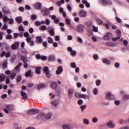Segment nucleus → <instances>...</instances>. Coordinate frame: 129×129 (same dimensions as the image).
<instances>
[{
    "instance_id": "obj_1",
    "label": "nucleus",
    "mask_w": 129,
    "mask_h": 129,
    "mask_svg": "<svg viewBox=\"0 0 129 129\" xmlns=\"http://www.w3.org/2000/svg\"><path fill=\"white\" fill-rule=\"evenodd\" d=\"M105 98L106 99H107V100H110V101L115 100L116 99L115 96L112 95L111 94V92H109L106 93Z\"/></svg>"
},
{
    "instance_id": "obj_2",
    "label": "nucleus",
    "mask_w": 129,
    "mask_h": 129,
    "mask_svg": "<svg viewBox=\"0 0 129 129\" xmlns=\"http://www.w3.org/2000/svg\"><path fill=\"white\" fill-rule=\"evenodd\" d=\"M40 111L38 109L33 108L32 109H30L28 111L27 114L29 115H34L35 114H37V113H39Z\"/></svg>"
},
{
    "instance_id": "obj_3",
    "label": "nucleus",
    "mask_w": 129,
    "mask_h": 129,
    "mask_svg": "<svg viewBox=\"0 0 129 129\" xmlns=\"http://www.w3.org/2000/svg\"><path fill=\"white\" fill-rule=\"evenodd\" d=\"M49 14H50V11L48 8H45L41 10V15H42L43 17L49 16Z\"/></svg>"
},
{
    "instance_id": "obj_4",
    "label": "nucleus",
    "mask_w": 129,
    "mask_h": 129,
    "mask_svg": "<svg viewBox=\"0 0 129 129\" xmlns=\"http://www.w3.org/2000/svg\"><path fill=\"white\" fill-rule=\"evenodd\" d=\"M20 48V42H16L11 46L12 50H18Z\"/></svg>"
},
{
    "instance_id": "obj_5",
    "label": "nucleus",
    "mask_w": 129,
    "mask_h": 129,
    "mask_svg": "<svg viewBox=\"0 0 129 129\" xmlns=\"http://www.w3.org/2000/svg\"><path fill=\"white\" fill-rule=\"evenodd\" d=\"M37 119H44L46 118V114L44 112H40V114H38L36 116Z\"/></svg>"
},
{
    "instance_id": "obj_6",
    "label": "nucleus",
    "mask_w": 129,
    "mask_h": 129,
    "mask_svg": "<svg viewBox=\"0 0 129 129\" xmlns=\"http://www.w3.org/2000/svg\"><path fill=\"white\" fill-rule=\"evenodd\" d=\"M112 37V35L110 32H107L105 34V35L103 37L104 40H110Z\"/></svg>"
},
{
    "instance_id": "obj_7",
    "label": "nucleus",
    "mask_w": 129,
    "mask_h": 129,
    "mask_svg": "<svg viewBox=\"0 0 129 129\" xmlns=\"http://www.w3.org/2000/svg\"><path fill=\"white\" fill-rule=\"evenodd\" d=\"M84 29V26L82 24H79L77 26V31L79 32V33H82L83 32Z\"/></svg>"
},
{
    "instance_id": "obj_8",
    "label": "nucleus",
    "mask_w": 129,
    "mask_h": 129,
    "mask_svg": "<svg viewBox=\"0 0 129 129\" xmlns=\"http://www.w3.org/2000/svg\"><path fill=\"white\" fill-rule=\"evenodd\" d=\"M20 93L21 96L22 97V99H24V100H28L29 97H28V95L26 93V92L21 91Z\"/></svg>"
},
{
    "instance_id": "obj_9",
    "label": "nucleus",
    "mask_w": 129,
    "mask_h": 129,
    "mask_svg": "<svg viewBox=\"0 0 129 129\" xmlns=\"http://www.w3.org/2000/svg\"><path fill=\"white\" fill-rule=\"evenodd\" d=\"M43 38H42L41 36H37L35 38V43L37 44H41V43H43Z\"/></svg>"
},
{
    "instance_id": "obj_10",
    "label": "nucleus",
    "mask_w": 129,
    "mask_h": 129,
    "mask_svg": "<svg viewBox=\"0 0 129 129\" xmlns=\"http://www.w3.org/2000/svg\"><path fill=\"white\" fill-rule=\"evenodd\" d=\"M50 87L52 89L56 90V89H57V87H58V84L56 82H52L50 83Z\"/></svg>"
},
{
    "instance_id": "obj_11",
    "label": "nucleus",
    "mask_w": 129,
    "mask_h": 129,
    "mask_svg": "<svg viewBox=\"0 0 129 129\" xmlns=\"http://www.w3.org/2000/svg\"><path fill=\"white\" fill-rule=\"evenodd\" d=\"M6 108L7 109H8V110H10L11 111H14L15 110V105L13 104H8L5 106Z\"/></svg>"
},
{
    "instance_id": "obj_12",
    "label": "nucleus",
    "mask_w": 129,
    "mask_h": 129,
    "mask_svg": "<svg viewBox=\"0 0 129 129\" xmlns=\"http://www.w3.org/2000/svg\"><path fill=\"white\" fill-rule=\"evenodd\" d=\"M63 72V67L62 66H59L57 68V70L55 71L56 75H60Z\"/></svg>"
},
{
    "instance_id": "obj_13",
    "label": "nucleus",
    "mask_w": 129,
    "mask_h": 129,
    "mask_svg": "<svg viewBox=\"0 0 129 129\" xmlns=\"http://www.w3.org/2000/svg\"><path fill=\"white\" fill-rule=\"evenodd\" d=\"M73 93H74V90H73V89H69L68 93V98L71 99V98H72V95H73Z\"/></svg>"
},
{
    "instance_id": "obj_14",
    "label": "nucleus",
    "mask_w": 129,
    "mask_h": 129,
    "mask_svg": "<svg viewBox=\"0 0 129 129\" xmlns=\"http://www.w3.org/2000/svg\"><path fill=\"white\" fill-rule=\"evenodd\" d=\"M35 10H41L42 9V3L37 2L34 5Z\"/></svg>"
},
{
    "instance_id": "obj_15",
    "label": "nucleus",
    "mask_w": 129,
    "mask_h": 129,
    "mask_svg": "<svg viewBox=\"0 0 129 129\" xmlns=\"http://www.w3.org/2000/svg\"><path fill=\"white\" fill-rule=\"evenodd\" d=\"M112 121H109L107 123V125L108 126V127H110V128H114L115 127V124L114 123H112Z\"/></svg>"
},
{
    "instance_id": "obj_16",
    "label": "nucleus",
    "mask_w": 129,
    "mask_h": 129,
    "mask_svg": "<svg viewBox=\"0 0 129 129\" xmlns=\"http://www.w3.org/2000/svg\"><path fill=\"white\" fill-rule=\"evenodd\" d=\"M87 13L84 10H81L79 13V16L81 18H85Z\"/></svg>"
},
{
    "instance_id": "obj_17",
    "label": "nucleus",
    "mask_w": 129,
    "mask_h": 129,
    "mask_svg": "<svg viewBox=\"0 0 129 129\" xmlns=\"http://www.w3.org/2000/svg\"><path fill=\"white\" fill-rule=\"evenodd\" d=\"M48 62H54L55 61V55H50L48 57Z\"/></svg>"
},
{
    "instance_id": "obj_18",
    "label": "nucleus",
    "mask_w": 129,
    "mask_h": 129,
    "mask_svg": "<svg viewBox=\"0 0 129 129\" xmlns=\"http://www.w3.org/2000/svg\"><path fill=\"white\" fill-rule=\"evenodd\" d=\"M15 21L18 24H21V23H23V18L21 17H18L16 18Z\"/></svg>"
},
{
    "instance_id": "obj_19",
    "label": "nucleus",
    "mask_w": 129,
    "mask_h": 129,
    "mask_svg": "<svg viewBox=\"0 0 129 129\" xmlns=\"http://www.w3.org/2000/svg\"><path fill=\"white\" fill-rule=\"evenodd\" d=\"M106 45H107V46H109V47H114V46L116 45V43L114 42H108L106 43Z\"/></svg>"
},
{
    "instance_id": "obj_20",
    "label": "nucleus",
    "mask_w": 129,
    "mask_h": 129,
    "mask_svg": "<svg viewBox=\"0 0 129 129\" xmlns=\"http://www.w3.org/2000/svg\"><path fill=\"white\" fill-rule=\"evenodd\" d=\"M80 98H83L84 99H89V96H86L84 94H80L79 95Z\"/></svg>"
},
{
    "instance_id": "obj_21",
    "label": "nucleus",
    "mask_w": 129,
    "mask_h": 129,
    "mask_svg": "<svg viewBox=\"0 0 129 129\" xmlns=\"http://www.w3.org/2000/svg\"><path fill=\"white\" fill-rule=\"evenodd\" d=\"M101 3L103 6H106V5H110L111 2L110 1H107V0H101Z\"/></svg>"
},
{
    "instance_id": "obj_22",
    "label": "nucleus",
    "mask_w": 129,
    "mask_h": 129,
    "mask_svg": "<svg viewBox=\"0 0 129 129\" xmlns=\"http://www.w3.org/2000/svg\"><path fill=\"white\" fill-rule=\"evenodd\" d=\"M41 69H42V67H37L35 68V73L36 74H41Z\"/></svg>"
},
{
    "instance_id": "obj_23",
    "label": "nucleus",
    "mask_w": 129,
    "mask_h": 129,
    "mask_svg": "<svg viewBox=\"0 0 129 129\" xmlns=\"http://www.w3.org/2000/svg\"><path fill=\"white\" fill-rule=\"evenodd\" d=\"M6 80V75L2 74L0 75V82H4Z\"/></svg>"
},
{
    "instance_id": "obj_24",
    "label": "nucleus",
    "mask_w": 129,
    "mask_h": 129,
    "mask_svg": "<svg viewBox=\"0 0 129 129\" xmlns=\"http://www.w3.org/2000/svg\"><path fill=\"white\" fill-rule=\"evenodd\" d=\"M46 87V86L45 85V84H40L37 86V89L38 90H40V89H42L43 88H45Z\"/></svg>"
},
{
    "instance_id": "obj_25",
    "label": "nucleus",
    "mask_w": 129,
    "mask_h": 129,
    "mask_svg": "<svg viewBox=\"0 0 129 129\" xmlns=\"http://www.w3.org/2000/svg\"><path fill=\"white\" fill-rule=\"evenodd\" d=\"M32 71L31 70H29L28 71H27L25 74V76L26 77H31L32 76Z\"/></svg>"
},
{
    "instance_id": "obj_26",
    "label": "nucleus",
    "mask_w": 129,
    "mask_h": 129,
    "mask_svg": "<svg viewBox=\"0 0 129 129\" xmlns=\"http://www.w3.org/2000/svg\"><path fill=\"white\" fill-rule=\"evenodd\" d=\"M58 100L57 99H54L53 100L52 102H51V105H53V106H57L58 105Z\"/></svg>"
},
{
    "instance_id": "obj_27",
    "label": "nucleus",
    "mask_w": 129,
    "mask_h": 129,
    "mask_svg": "<svg viewBox=\"0 0 129 129\" xmlns=\"http://www.w3.org/2000/svg\"><path fill=\"white\" fill-rule=\"evenodd\" d=\"M102 62L104 64H107V65H110V61H109L107 58H104L102 59Z\"/></svg>"
},
{
    "instance_id": "obj_28",
    "label": "nucleus",
    "mask_w": 129,
    "mask_h": 129,
    "mask_svg": "<svg viewBox=\"0 0 129 129\" xmlns=\"http://www.w3.org/2000/svg\"><path fill=\"white\" fill-rule=\"evenodd\" d=\"M3 68L5 69V68H8V60H5L3 64Z\"/></svg>"
},
{
    "instance_id": "obj_29",
    "label": "nucleus",
    "mask_w": 129,
    "mask_h": 129,
    "mask_svg": "<svg viewBox=\"0 0 129 129\" xmlns=\"http://www.w3.org/2000/svg\"><path fill=\"white\" fill-rule=\"evenodd\" d=\"M16 75H17V74H16V73H12L10 75V78L11 80H14Z\"/></svg>"
},
{
    "instance_id": "obj_30",
    "label": "nucleus",
    "mask_w": 129,
    "mask_h": 129,
    "mask_svg": "<svg viewBox=\"0 0 129 129\" xmlns=\"http://www.w3.org/2000/svg\"><path fill=\"white\" fill-rule=\"evenodd\" d=\"M19 57H20V59H21V60L23 61V62H24V63L26 62V56H25V55L20 54L19 55Z\"/></svg>"
},
{
    "instance_id": "obj_31",
    "label": "nucleus",
    "mask_w": 129,
    "mask_h": 129,
    "mask_svg": "<svg viewBox=\"0 0 129 129\" xmlns=\"http://www.w3.org/2000/svg\"><path fill=\"white\" fill-rule=\"evenodd\" d=\"M3 12L4 15H9L10 14L9 10H6V9L3 8Z\"/></svg>"
},
{
    "instance_id": "obj_32",
    "label": "nucleus",
    "mask_w": 129,
    "mask_h": 129,
    "mask_svg": "<svg viewBox=\"0 0 129 129\" xmlns=\"http://www.w3.org/2000/svg\"><path fill=\"white\" fill-rule=\"evenodd\" d=\"M40 31H46L47 30V26L46 25L41 26L39 28Z\"/></svg>"
},
{
    "instance_id": "obj_33",
    "label": "nucleus",
    "mask_w": 129,
    "mask_h": 129,
    "mask_svg": "<svg viewBox=\"0 0 129 129\" xmlns=\"http://www.w3.org/2000/svg\"><path fill=\"white\" fill-rule=\"evenodd\" d=\"M121 34V31L119 29L116 30V36L118 38H120V35Z\"/></svg>"
},
{
    "instance_id": "obj_34",
    "label": "nucleus",
    "mask_w": 129,
    "mask_h": 129,
    "mask_svg": "<svg viewBox=\"0 0 129 129\" xmlns=\"http://www.w3.org/2000/svg\"><path fill=\"white\" fill-rule=\"evenodd\" d=\"M8 21H10V18H9L8 17L6 16H3V21L4 23H7V22H8Z\"/></svg>"
},
{
    "instance_id": "obj_35",
    "label": "nucleus",
    "mask_w": 129,
    "mask_h": 129,
    "mask_svg": "<svg viewBox=\"0 0 129 129\" xmlns=\"http://www.w3.org/2000/svg\"><path fill=\"white\" fill-rule=\"evenodd\" d=\"M96 21L97 22V23H98V24H99V25H102L103 24V21H102V20H101L99 18H96Z\"/></svg>"
},
{
    "instance_id": "obj_36",
    "label": "nucleus",
    "mask_w": 129,
    "mask_h": 129,
    "mask_svg": "<svg viewBox=\"0 0 129 129\" xmlns=\"http://www.w3.org/2000/svg\"><path fill=\"white\" fill-rule=\"evenodd\" d=\"M19 31L20 32H24L25 31V29H24V27H23V25H20L18 28Z\"/></svg>"
},
{
    "instance_id": "obj_37",
    "label": "nucleus",
    "mask_w": 129,
    "mask_h": 129,
    "mask_svg": "<svg viewBox=\"0 0 129 129\" xmlns=\"http://www.w3.org/2000/svg\"><path fill=\"white\" fill-rule=\"evenodd\" d=\"M51 116H52V113H48L47 115H45V118H46V119H50Z\"/></svg>"
},
{
    "instance_id": "obj_38",
    "label": "nucleus",
    "mask_w": 129,
    "mask_h": 129,
    "mask_svg": "<svg viewBox=\"0 0 129 129\" xmlns=\"http://www.w3.org/2000/svg\"><path fill=\"white\" fill-rule=\"evenodd\" d=\"M43 71L45 73H47L48 72H50V71L49 70V68L48 67H45L43 68Z\"/></svg>"
},
{
    "instance_id": "obj_39",
    "label": "nucleus",
    "mask_w": 129,
    "mask_h": 129,
    "mask_svg": "<svg viewBox=\"0 0 129 129\" xmlns=\"http://www.w3.org/2000/svg\"><path fill=\"white\" fill-rule=\"evenodd\" d=\"M49 35H50V36H54L55 35V32H54V29H51L49 31Z\"/></svg>"
},
{
    "instance_id": "obj_40",
    "label": "nucleus",
    "mask_w": 129,
    "mask_h": 129,
    "mask_svg": "<svg viewBox=\"0 0 129 129\" xmlns=\"http://www.w3.org/2000/svg\"><path fill=\"white\" fill-rule=\"evenodd\" d=\"M63 129H71V127L68 125V124H63L62 125Z\"/></svg>"
},
{
    "instance_id": "obj_41",
    "label": "nucleus",
    "mask_w": 129,
    "mask_h": 129,
    "mask_svg": "<svg viewBox=\"0 0 129 129\" xmlns=\"http://www.w3.org/2000/svg\"><path fill=\"white\" fill-rule=\"evenodd\" d=\"M6 38L7 39V40H11V39H13V35L10 34H8L6 36Z\"/></svg>"
},
{
    "instance_id": "obj_42",
    "label": "nucleus",
    "mask_w": 129,
    "mask_h": 129,
    "mask_svg": "<svg viewBox=\"0 0 129 129\" xmlns=\"http://www.w3.org/2000/svg\"><path fill=\"white\" fill-rule=\"evenodd\" d=\"M93 94H94V95H97V94L98 93V90H97V88H94L93 90Z\"/></svg>"
},
{
    "instance_id": "obj_43",
    "label": "nucleus",
    "mask_w": 129,
    "mask_h": 129,
    "mask_svg": "<svg viewBox=\"0 0 129 129\" xmlns=\"http://www.w3.org/2000/svg\"><path fill=\"white\" fill-rule=\"evenodd\" d=\"M115 20L117 23H119V24H121L122 23V20L120 19V18H118V17H115Z\"/></svg>"
},
{
    "instance_id": "obj_44",
    "label": "nucleus",
    "mask_w": 129,
    "mask_h": 129,
    "mask_svg": "<svg viewBox=\"0 0 129 129\" xmlns=\"http://www.w3.org/2000/svg\"><path fill=\"white\" fill-rule=\"evenodd\" d=\"M92 121L94 123H96V122H97V121H98V118H97V117H94L93 118Z\"/></svg>"
},
{
    "instance_id": "obj_45",
    "label": "nucleus",
    "mask_w": 129,
    "mask_h": 129,
    "mask_svg": "<svg viewBox=\"0 0 129 129\" xmlns=\"http://www.w3.org/2000/svg\"><path fill=\"white\" fill-rule=\"evenodd\" d=\"M17 82L19 83V82H21L22 81V76H18L16 79Z\"/></svg>"
},
{
    "instance_id": "obj_46",
    "label": "nucleus",
    "mask_w": 129,
    "mask_h": 129,
    "mask_svg": "<svg viewBox=\"0 0 129 129\" xmlns=\"http://www.w3.org/2000/svg\"><path fill=\"white\" fill-rule=\"evenodd\" d=\"M77 41L79 43H80L81 44H82V43H83V40H82V38H81L79 36L77 37Z\"/></svg>"
},
{
    "instance_id": "obj_47",
    "label": "nucleus",
    "mask_w": 129,
    "mask_h": 129,
    "mask_svg": "<svg viewBox=\"0 0 129 129\" xmlns=\"http://www.w3.org/2000/svg\"><path fill=\"white\" fill-rule=\"evenodd\" d=\"M66 24H67V25H71V21H70V19L69 18L66 19Z\"/></svg>"
},
{
    "instance_id": "obj_48",
    "label": "nucleus",
    "mask_w": 129,
    "mask_h": 129,
    "mask_svg": "<svg viewBox=\"0 0 129 129\" xmlns=\"http://www.w3.org/2000/svg\"><path fill=\"white\" fill-rule=\"evenodd\" d=\"M86 108V105H81L80 109L81 111H84V109Z\"/></svg>"
},
{
    "instance_id": "obj_49",
    "label": "nucleus",
    "mask_w": 129,
    "mask_h": 129,
    "mask_svg": "<svg viewBox=\"0 0 129 129\" xmlns=\"http://www.w3.org/2000/svg\"><path fill=\"white\" fill-rule=\"evenodd\" d=\"M101 84V81L100 80H97L96 81V86H99Z\"/></svg>"
},
{
    "instance_id": "obj_50",
    "label": "nucleus",
    "mask_w": 129,
    "mask_h": 129,
    "mask_svg": "<svg viewBox=\"0 0 129 129\" xmlns=\"http://www.w3.org/2000/svg\"><path fill=\"white\" fill-rule=\"evenodd\" d=\"M123 97L124 99H129V95L127 94H124L123 95Z\"/></svg>"
},
{
    "instance_id": "obj_51",
    "label": "nucleus",
    "mask_w": 129,
    "mask_h": 129,
    "mask_svg": "<svg viewBox=\"0 0 129 129\" xmlns=\"http://www.w3.org/2000/svg\"><path fill=\"white\" fill-rule=\"evenodd\" d=\"M70 54L71 56H73V57H74V56H76V51L73 50L70 52Z\"/></svg>"
},
{
    "instance_id": "obj_52",
    "label": "nucleus",
    "mask_w": 129,
    "mask_h": 129,
    "mask_svg": "<svg viewBox=\"0 0 129 129\" xmlns=\"http://www.w3.org/2000/svg\"><path fill=\"white\" fill-rule=\"evenodd\" d=\"M93 31L95 33H97V32H98V28L94 26L93 27Z\"/></svg>"
},
{
    "instance_id": "obj_53",
    "label": "nucleus",
    "mask_w": 129,
    "mask_h": 129,
    "mask_svg": "<svg viewBox=\"0 0 129 129\" xmlns=\"http://www.w3.org/2000/svg\"><path fill=\"white\" fill-rule=\"evenodd\" d=\"M48 43L49 44H52V43H53V39L51 38V37H48Z\"/></svg>"
},
{
    "instance_id": "obj_54",
    "label": "nucleus",
    "mask_w": 129,
    "mask_h": 129,
    "mask_svg": "<svg viewBox=\"0 0 129 129\" xmlns=\"http://www.w3.org/2000/svg\"><path fill=\"white\" fill-rule=\"evenodd\" d=\"M31 20H35L37 19V15L34 14L31 16Z\"/></svg>"
},
{
    "instance_id": "obj_55",
    "label": "nucleus",
    "mask_w": 129,
    "mask_h": 129,
    "mask_svg": "<svg viewBox=\"0 0 129 129\" xmlns=\"http://www.w3.org/2000/svg\"><path fill=\"white\" fill-rule=\"evenodd\" d=\"M78 104L79 105H82L83 104V100L82 99H80L78 101Z\"/></svg>"
},
{
    "instance_id": "obj_56",
    "label": "nucleus",
    "mask_w": 129,
    "mask_h": 129,
    "mask_svg": "<svg viewBox=\"0 0 129 129\" xmlns=\"http://www.w3.org/2000/svg\"><path fill=\"white\" fill-rule=\"evenodd\" d=\"M42 45L44 48H47L48 47V43H47V41H44L42 42Z\"/></svg>"
},
{
    "instance_id": "obj_57",
    "label": "nucleus",
    "mask_w": 129,
    "mask_h": 129,
    "mask_svg": "<svg viewBox=\"0 0 129 129\" xmlns=\"http://www.w3.org/2000/svg\"><path fill=\"white\" fill-rule=\"evenodd\" d=\"M24 37L25 38H28L30 37V34H29V32H26L25 33H24Z\"/></svg>"
},
{
    "instance_id": "obj_58",
    "label": "nucleus",
    "mask_w": 129,
    "mask_h": 129,
    "mask_svg": "<svg viewBox=\"0 0 129 129\" xmlns=\"http://www.w3.org/2000/svg\"><path fill=\"white\" fill-rule=\"evenodd\" d=\"M83 122L85 123V124H89V120L86 118L84 119Z\"/></svg>"
},
{
    "instance_id": "obj_59",
    "label": "nucleus",
    "mask_w": 129,
    "mask_h": 129,
    "mask_svg": "<svg viewBox=\"0 0 129 129\" xmlns=\"http://www.w3.org/2000/svg\"><path fill=\"white\" fill-rule=\"evenodd\" d=\"M6 84H10V83H11V80H10V78L9 77L6 78Z\"/></svg>"
},
{
    "instance_id": "obj_60",
    "label": "nucleus",
    "mask_w": 129,
    "mask_h": 129,
    "mask_svg": "<svg viewBox=\"0 0 129 129\" xmlns=\"http://www.w3.org/2000/svg\"><path fill=\"white\" fill-rule=\"evenodd\" d=\"M94 60H98V55L96 54H95L93 56Z\"/></svg>"
},
{
    "instance_id": "obj_61",
    "label": "nucleus",
    "mask_w": 129,
    "mask_h": 129,
    "mask_svg": "<svg viewBox=\"0 0 129 129\" xmlns=\"http://www.w3.org/2000/svg\"><path fill=\"white\" fill-rule=\"evenodd\" d=\"M114 104L115 105H119V104H120V101H119V100H115L114 101Z\"/></svg>"
},
{
    "instance_id": "obj_62",
    "label": "nucleus",
    "mask_w": 129,
    "mask_h": 129,
    "mask_svg": "<svg viewBox=\"0 0 129 129\" xmlns=\"http://www.w3.org/2000/svg\"><path fill=\"white\" fill-rule=\"evenodd\" d=\"M71 67H72V68H76V63L75 62H72L71 64Z\"/></svg>"
},
{
    "instance_id": "obj_63",
    "label": "nucleus",
    "mask_w": 129,
    "mask_h": 129,
    "mask_svg": "<svg viewBox=\"0 0 129 129\" xmlns=\"http://www.w3.org/2000/svg\"><path fill=\"white\" fill-rule=\"evenodd\" d=\"M6 51H3L0 54L1 57H5L6 56Z\"/></svg>"
},
{
    "instance_id": "obj_64",
    "label": "nucleus",
    "mask_w": 129,
    "mask_h": 129,
    "mask_svg": "<svg viewBox=\"0 0 129 129\" xmlns=\"http://www.w3.org/2000/svg\"><path fill=\"white\" fill-rule=\"evenodd\" d=\"M45 24H46L47 25H50L51 22H50V20L48 19L45 20Z\"/></svg>"
}]
</instances>
